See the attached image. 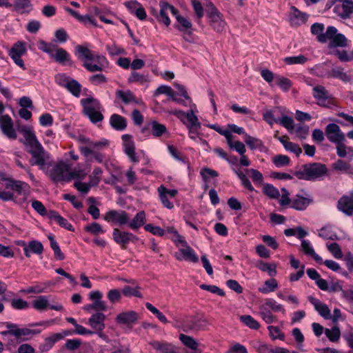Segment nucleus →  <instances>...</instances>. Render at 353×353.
Returning <instances> with one entry per match:
<instances>
[{
	"label": "nucleus",
	"mask_w": 353,
	"mask_h": 353,
	"mask_svg": "<svg viewBox=\"0 0 353 353\" xmlns=\"http://www.w3.org/2000/svg\"><path fill=\"white\" fill-rule=\"evenodd\" d=\"M76 52L80 59L85 60L83 65L90 72L102 71L108 65V61L104 56L95 53L85 47L77 46Z\"/></svg>",
	"instance_id": "nucleus-1"
},
{
	"label": "nucleus",
	"mask_w": 353,
	"mask_h": 353,
	"mask_svg": "<svg viewBox=\"0 0 353 353\" xmlns=\"http://www.w3.org/2000/svg\"><path fill=\"white\" fill-rule=\"evenodd\" d=\"M29 190L27 183L11 178L0 181V199L3 201H14L15 194L26 196Z\"/></svg>",
	"instance_id": "nucleus-2"
},
{
	"label": "nucleus",
	"mask_w": 353,
	"mask_h": 353,
	"mask_svg": "<svg viewBox=\"0 0 353 353\" xmlns=\"http://www.w3.org/2000/svg\"><path fill=\"white\" fill-rule=\"evenodd\" d=\"M80 102L83 108V112L92 122L96 123L103 119V115L100 112L101 105L98 100L88 97L81 99Z\"/></svg>",
	"instance_id": "nucleus-3"
},
{
	"label": "nucleus",
	"mask_w": 353,
	"mask_h": 353,
	"mask_svg": "<svg viewBox=\"0 0 353 353\" xmlns=\"http://www.w3.org/2000/svg\"><path fill=\"white\" fill-rule=\"evenodd\" d=\"M327 169L324 165L320 163L307 164L303 166L302 170L297 172L296 176L300 179L314 180L325 174Z\"/></svg>",
	"instance_id": "nucleus-4"
},
{
	"label": "nucleus",
	"mask_w": 353,
	"mask_h": 353,
	"mask_svg": "<svg viewBox=\"0 0 353 353\" xmlns=\"http://www.w3.org/2000/svg\"><path fill=\"white\" fill-rule=\"evenodd\" d=\"M205 125L211 129L214 130L220 134L224 136L227 140L228 146L231 149L234 150L240 155L245 154L246 151L245 146L242 142L239 141H233V136L230 130L227 129H223L216 124H206Z\"/></svg>",
	"instance_id": "nucleus-5"
},
{
	"label": "nucleus",
	"mask_w": 353,
	"mask_h": 353,
	"mask_svg": "<svg viewBox=\"0 0 353 353\" xmlns=\"http://www.w3.org/2000/svg\"><path fill=\"white\" fill-rule=\"evenodd\" d=\"M17 131L23 134L25 139L23 143L28 147V152L42 146L37 139L32 126L18 125Z\"/></svg>",
	"instance_id": "nucleus-6"
},
{
	"label": "nucleus",
	"mask_w": 353,
	"mask_h": 353,
	"mask_svg": "<svg viewBox=\"0 0 353 353\" xmlns=\"http://www.w3.org/2000/svg\"><path fill=\"white\" fill-rule=\"evenodd\" d=\"M207 17L212 28L217 32H222L225 29V22L220 12L212 4L207 6Z\"/></svg>",
	"instance_id": "nucleus-7"
},
{
	"label": "nucleus",
	"mask_w": 353,
	"mask_h": 353,
	"mask_svg": "<svg viewBox=\"0 0 353 353\" xmlns=\"http://www.w3.org/2000/svg\"><path fill=\"white\" fill-rule=\"evenodd\" d=\"M71 166L72 165L67 161H59L50 172L51 179L55 182L68 181Z\"/></svg>",
	"instance_id": "nucleus-8"
},
{
	"label": "nucleus",
	"mask_w": 353,
	"mask_h": 353,
	"mask_svg": "<svg viewBox=\"0 0 353 353\" xmlns=\"http://www.w3.org/2000/svg\"><path fill=\"white\" fill-rule=\"evenodd\" d=\"M27 52L26 44L22 41H17L9 50V56L13 60L14 63L23 70H26L24 62L21 57Z\"/></svg>",
	"instance_id": "nucleus-9"
},
{
	"label": "nucleus",
	"mask_w": 353,
	"mask_h": 353,
	"mask_svg": "<svg viewBox=\"0 0 353 353\" xmlns=\"http://www.w3.org/2000/svg\"><path fill=\"white\" fill-rule=\"evenodd\" d=\"M0 129L2 134L10 140H15L17 137V129L14 128L13 121L8 114L0 115Z\"/></svg>",
	"instance_id": "nucleus-10"
},
{
	"label": "nucleus",
	"mask_w": 353,
	"mask_h": 353,
	"mask_svg": "<svg viewBox=\"0 0 353 353\" xmlns=\"http://www.w3.org/2000/svg\"><path fill=\"white\" fill-rule=\"evenodd\" d=\"M312 96L316 103L323 107H327L331 99V94L323 85H314L312 88Z\"/></svg>",
	"instance_id": "nucleus-11"
},
{
	"label": "nucleus",
	"mask_w": 353,
	"mask_h": 353,
	"mask_svg": "<svg viewBox=\"0 0 353 353\" xmlns=\"http://www.w3.org/2000/svg\"><path fill=\"white\" fill-rule=\"evenodd\" d=\"M32 155L30 162L32 165H37L41 170L44 169L49 159V154L41 146L36 150L29 152Z\"/></svg>",
	"instance_id": "nucleus-12"
},
{
	"label": "nucleus",
	"mask_w": 353,
	"mask_h": 353,
	"mask_svg": "<svg viewBox=\"0 0 353 353\" xmlns=\"http://www.w3.org/2000/svg\"><path fill=\"white\" fill-rule=\"evenodd\" d=\"M325 135L327 139L336 144L345 141V136L336 123H329L325 128Z\"/></svg>",
	"instance_id": "nucleus-13"
},
{
	"label": "nucleus",
	"mask_w": 353,
	"mask_h": 353,
	"mask_svg": "<svg viewBox=\"0 0 353 353\" xmlns=\"http://www.w3.org/2000/svg\"><path fill=\"white\" fill-rule=\"evenodd\" d=\"M113 240L121 247H125L130 242L135 243L138 241V237L132 233L122 231L118 228H114L112 232Z\"/></svg>",
	"instance_id": "nucleus-14"
},
{
	"label": "nucleus",
	"mask_w": 353,
	"mask_h": 353,
	"mask_svg": "<svg viewBox=\"0 0 353 353\" xmlns=\"http://www.w3.org/2000/svg\"><path fill=\"white\" fill-rule=\"evenodd\" d=\"M189 107L190 109L185 113V123L184 124L186 125L187 128H201V123L199 121V118L196 115L199 110L196 104L190 101V103H189Z\"/></svg>",
	"instance_id": "nucleus-15"
},
{
	"label": "nucleus",
	"mask_w": 353,
	"mask_h": 353,
	"mask_svg": "<svg viewBox=\"0 0 353 353\" xmlns=\"http://www.w3.org/2000/svg\"><path fill=\"white\" fill-rule=\"evenodd\" d=\"M324 25L323 23H316L311 27V32L316 36V39L321 43H325L327 41V37H330L332 34L335 32V27L328 26L325 32H323Z\"/></svg>",
	"instance_id": "nucleus-16"
},
{
	"label": "nucleus",
	"mask_w": 353,
	"mask_h": 353,
	"mask_svg": "<svg viewBox=\"0 0 353 353\" xmlns=\"http://www.w3.org/2000/svg\"><path fill=\"white\" fill-rule=\"evenodd\" d=\"M159 6L160 12L159 14L157 15V19L160 23L168 26L170 23L168 13L171 12L174 16L176 15L178 11L173 6L163 1H160Z\"/></svg>",
	"instance_id": "nucleus-17"
},
{
	"label": "nucleus",
	"mask_w": 353,
	"mask_h": 353,
	"mask_svg": "<svg viewBox=\"0 0 353 353\" xmlns=\"http://www.w3.org/2000/svg\"><path fill=\"white\" fill-rule=\"evenodd\" d=\"M109 145V142L105 139L99 141L89 142V145L80 146L79 150L85 157H89L92 152L99 150H102Z\"/></svg>",
	"instance_id": "nucleus-18"
},
{
	"label": "nucleus",
	"mask_w": 353,
	"mask_h": 353,
	"mask_svg": "<svg viewBox=\"0 0 353 353\" xmlns=\"http://www.w3.org/2000/svg\"><path fill=\"white\" fill-rule=\"evenodd\" d=\"M104 219L108 222H115L119 225H127L130 220V216L125 211L110 210L108 211Z\"/></svg>",
	"instance_id": "nucleus-19"
},
{
	"label": "nucleus",
	"mask_w": 353,
	"mask_h": 353,
	"mask_svg": "<svg viewBox=\"0 0 353 353\" xmlns=\"http://www.w3.org/2000/svg\"><path fill=\"white\" fill-rule=\"evenodd\" d=\"M32 306L37 310H44L48 307L56 310L61 311L63 310V306L60 303L50 304L48 296H40L34 299L32 302Z\"/></svg>",
	"instance_id": "nucleus-20"
},
{
	"label": "nucleus",
	"mask_w": 353,
	"mask_h": 353,
	"mask_svg": "<svg viewBox=\"0 0 353 353\" xmlns=\"http://www.w3.org/2000/svg\"><path fill=\"white\" fill-rule=\"evenodd\" d=\"M123 146L124 152L130 158V161L134 163L139 162V158L135 154L134 142L132 139V137L129 134H123L122 136Z\"/></svg>",
	"instance_id": "nucleus-21"
},
{
	"label": "nucleus",
	"mask_w": 353,
	"mask_h": 353,
	"mask_svg": "<svg viewBox=\"0 0 353 353\" xmlns=\"http://www.w3.org/2000/svg\"><path fill=\"white\" fill-rule=\"evenodd\" d=\"M337 208L347 216L353 215V193L343 196L338 201Z\"/></svg>",
	"instance_id": "nucleus-22"
},
{
	"label": "nucleus",
	"mask_w": 353,
	"mask_h": 353,
	"mask_svg": "<svg viewBox=\"0 0 353 353\" xmlns=\"http://www.w3.org/2000/svg\"><path fill=\"white\" fill-rule=\"evenodd\" d=\"M312 201V196L306 193L298 194L292 200L291 207L296 210H304Z\"/></svg>",
	"instance_id": "nucleus-23"
},
{
	"label": "nucleus",
	"mask_w": 353,
	"mask_h": 353,
	"mask_svg": "<svg viewBox=\"0 0 353 353\" xmlns=\"http://www.w3.org/2000/svg\"><path fill=\"white\" fill-rule=\"evenodd\" d=\"M138 319V314L132 310L122 312L116 317L118 324L132 326Z\"/></svg>",
	"instance_id": "nucleus-24"
},
{
	"label": "nucleus",
	"mask_w": 353,
	"mask_h": 353,
	"mask_svg": "<svg viewBox=\"0 0 353 353\" xmlns=\"http://www.w3.org/2000/svg\"><path fill=\"white\" fill-rule=\"evenodd\" d=\"M105 315L102 312H95L88 320V324L94 331H103L105 329Z\"/></svg>",
	"instance_id": "nucleus-25"
},
{
	"label": "nucleus",
	"mask_w": 353,
	"mask_h": 353,
	"mask_svg": "<svg viewBox=\"0 0 353 353\" xmlns=\"http://www.w3.org/2000/svg\"><path fill=\"white\" fill-rule=\"evenodd\" d=\"M334 10L343 19L350 18L353 13V2L351 0H343L341 4L334 7Z\"/></svg>",
	"instance_id": "nucleus-26"
},
{
	"label": "nucleus",
	"mask_w": 353,
	"mask_h": 353,
	"mask_svg": "<svg viewBox=\"0 0 353 353\" xmlns=\"http://www.w3.org/2000/svg\"><path fill=\"white\" fill-rule=\"evenodd\" d=\"M174 256L179 261L185 260L193 263L199 261V257L195 254L194 250L188 245L180 248L179 252L175 253Z\"/></svg>",
	"instance_id": "nucleus-27"
},
{
	"label": "nucleus",
	"mask_w": 353,
	"mask_h": 353,
	"mask_svg": "<svg viewBox=\"0 0 353 353\" xmlns=\"http://www.w3.org/2000/svg\"><path fill=\"white\" fill-rule=\"evenodd\" d=\"M308 300L312 304L315 310L319 314V315L325 319H330L332 318L330 310L327 305L313 296H309Z\"/></svg>",
	"instance_id": "nucleus-28"
},
{
	"label": "nucleus",
	"mask_w": 353,
	"mask_h": 353,
	"mask_svg": "<svg viewBox=\"0 0 353 353\" xmlns=\"http://www.w3.org/2000/svg\"><path fill=\"white\" fill-rule=\"evenodd\" d=\"M307 19V17L306 14L301 12L295 7H292L290 15V22L292 26H297L304 23Z\"/></svg>",
	"instance_id": "nucleus-29"
},
{
	"label": "nucleus",
	"mask_w": 353,
	"mask_h": 353,
	"mask_svg": "<svg viewBox=\"0 0 353 353\" xmlns=\"http://www.w3.org/2000/svg\"><path fill=\"white\" fill-rule=\"evenodd\" d=\"M327 41H331V47H345L347 46V39L343 34L339 33L335 28V32L327 37Z\"/></svg>",
	"instance_id": "nucleus-30"
},
{
	"label": "nucleus",
	"mask_w": 353,
	"mask_h": 353,
	"mask_svg": "<svg viewBox=\"0 0 353 353\" xmlns=\"http://www.w3.org/2000/svg\"><path fill=\"white\" fill-rule=\"evenodd\" d=\"M146 221L145 213L144 211H139L136 214L132 221H128V226L132 230H137L143 226Z\"/></svg>",
	"instance_id": "nucleus-31"
},
{
	"label": "nucleus",
	"mask_w": 353,
	"mask_h": 353,
	"mask_svg": "<svg viewBox=\"0 0 353 353\" xmlns=\"http://www.w3.org/2000/svg\"><path fill=\"white\" fill-rule=\"evenodd\" d=\"M150 345L161 353H177L176 347L171 343L154 341L151 342Z\"/></svg>",
	"instance_id": "nucleus-32"
},
{
	"label": "nucleus",
	"mask_w": 353,
	"mask_h": 353,
	"mask_svg": "<svg viewBox=\"0 0 353 353\" xmlns=\"http://www.w3.org/2000/svg\"><path fill=\"white\" fill-rule=\"evenodd\" d=\"M328 78H336L341 80L343 82H348L351 80V77L347 74L344 69L341 67H334L330 72L327 74Z\"/></svg>",
	"instance_id": "nucleus-33"
},
{
	"label": "nucleus",
	"mask_w": 353,
	"mask_h": 353,
	"mask_svg": "<svg viewBox=\"0 0 353 353\" xmlns=\"http://www.w3.org/2000/svg\"><path fill=\"white\" fill-rule=\"evenodd\" d=\"M179 339L185 346L192 350H194V352L186 353H201V351L198 350V342L193 337L185 335L184 334H181L179 335Z\"/></svg>",
	"instance_id": "nucleus-34"
},
{
	"label": "nucleus",
	"mask_w": 353,
	"mask_h": 353,
	"mask_svg": "<svg viewBox=\"0 0 353 353\" xmlns=\"http://www.w3.org/2000/svg\"><path fill=\"white\" fill-rule=\"evenodd\" d=\"M301 248L305 254L312 256L317 263H323V259L315 252L309 241L303 239L301 241Z\"/></svg>",
	"instance_id": "nucleus-35"
},
{
	"label": "nucleus",
	"mask_w": 353,
	"mask_h": 353,
	"mask_svg": "<svg viewBox=\"0 0 353 353\" xmlns=\"http://www.w3.org/2000/svg\"><path fill=\"white\" fill-rule=\"evenodd\" d=\"M40 330H31L29 328H19L18 330L13 332V336L17 339H21L23 340H28L31 338L33 335L39 334Z\"/></svg>",
	"instance_id": "nucleus-36"
},
{
	"label": "nucleus",
	"mask_w": 353,
	"mask_h": 353,
	"mask_svg": "<svg viewBox=\"0 0 353 353\" xmlns=\"http://www.w3.org/2000/svg\"><path fill=\"white\" fill-rule=\"evenodd\" d=\"M50 218L51 220L55 221L61 227L69 230V231H73L74 228L72 225L68 221L67 219L62 217L61 215H59L57 212L54 211H52L50 213Z\"/></svg>",
	"instance_id": "nucleus-37"
},
{
	"label": "nucleus",
	"mask_w": 353,
	"mask_h": 353,
	"mask_svg": "<svg viewBox=\"0 0 353 353\" xmlns=\"http://www.w3.org/2000/svg\"><path fill=\"white\" fill-rule=\"evenodd\" d=\"M336 153L341 158H348L350 160L353 159V148L346 146L343 142L336 144Z\"/></svg>",
	"instance_id": "nucleus-38"
},
{
	"label": "nucleus",
	"mask_w": 353,
	"mask_h": 353,
	"mask_svg": "<svg viewBox=\"0 0 353 353\" xmlns=\"http://www.w3.org/2000/svg\"><path fill=\"white\" fill-rule=\"evenodd\" d=\"M110 123L113 128L117 130H123L127 125L125 119L116 114L111 116Z\"/></svg>",
	"instance_id": "nucleus-39"
},
{
	"label": "nucleus",
	"mask_w": 353,
	"mask_h": 353,
	"mask_svg": "<svg viewBox=\"0 0 353 353\" xmlns=\"http://www.w3.org/2000/svg\"><path fill=\"white\" fill-rule=\"evenodd\" d=\"M117 97L120 98L122 101L125 103H136L139 104L141 103V101L137 99L132 92L130 90L128 91H121L119 90L117 92Z\"/></svg>",
	"instance_id": "nucleus-40"
},
{
	"label": "nucleus",
	"mask_w": 353,
	"mask_h": 353,
	"mask_svg": "<svg viewBox=\"0 0 353 353\" xmlns=\"http://www.w3.org/2000/svg\"><path fill=\"white\" fill-rule=\"evenodd\" d=\"M256 266L260 270L267 272L270 276L276 275V265L274 263H268L260 261L256 263Z\"/></svg>",
	"instance_id": "nucleus-41"
},
{
	"label": "nucleus",
	"mask_w": 353,
	"mask_h": 353,
	"mask_svg": "<svg viewBox=\"0 0 353 353\" xmlns=\"http://www.w3.org/2000/svg\"><path fill=\"white\" fill-rule=\"evenodd\" d=\"M151 128L152 134L155 137H159L163 134L168 133L167 128L165 125L159 123L157 121H152L149 123Z\"/></svg>",
	"instance_id": "nucleus-42"
},
{
	"label": "nucleus",
	"mask_w": 353,
	"mask_h": 353,
	"mask_svg": "<svg viewBox=\"0 0 353 353\" xmlns=\"http://www.w3.org/2000/svg\"><path fill=\"white\" fill-rule=\"evenodd\" d=\"M278 288V283L276 279H270L266 280L264 284L259 287L258 290L262 294H267L275 291Z\"/></svg>",
	"instance_id": "nucleus-43"
},
{
	"label": "nucleus",
	"mask_w": 353,
	"mask_h": 353,
	"mask_svg": "<svg viewBox=\"0 0 353 353\" xmlns=\"http://www.w3.org/2000/svg\"><path fill=\"white\" fill-rule=\"evenodd\" d=\"M259 314L266 323L270 324L276 321V317L272 314V311L263 303L259 306Z\"/></svg>",
	"instance_id": "nucleus-44"
},
{
	"label": "nucleus",
	"mask_w": 353,
	"mask_h": 353,
	"mask_svg": "<svg viewBox=\"0 0 353 353\" xmlns=\"http://www.w3.org/2000/svg\"><path fill=\"white\" fill-rule=\"evenodd\" d=\"M86 170L78 164L72 170L69 171L68 181L72 179L82 180L87 176Z\"/></svg>",
	"instance_id": "nucleus-45"
},
{
	"label": "nucleus",
	"mask_w": 353,
	"mask_h": 353,
	"mask_svg": "<svg viewBox=\"0 0 353 353\" xmlns=\"http://www.w3.org/2000/svg\"><path fill=\"white\" fill-rule=\"evenodd\" d=\"M50 57L54 59L57 62L64 64L69 60L70 54L63 48H54Z\"/></svg>",
	"instance_id": "nucleus-46"
},
{
	"label": "nucleus",
	"mask_w": 353,
	"mask_h": 353,
	"mask_svg": "<svg viewBox=\"0 0 353 353\" xmlns=\"http://www.w3.org/2000/svg\"><path fill=\"white\" fill-rule=\"evenodd\" d=\"M263 304L265 307H267V308H268L270 310H271L272 312H281L283 314L285 313V310L283 306L281 304L277 303L273 299H270V298L265 299L263 301Z\"/></svg>",
	"instance_id": "nucleus-47"
},
{
	"label": "nucleus",
	"mask_w": 353,
	"mask_h": 353,
	"mask_svg": "<svg viewBox=\"0 0 353 353\" xmlns=\"http://www.w3.org/2000/svg\"><path fill=\"white\" fill-rule=\"evenodd\" d=\"M62 339V336L58 333L52 334L48 337L45 339L44 343L42 345V350H49L55 343Z\"/></svg>",
	"instance_id": "nucleus-48"
},
{
	"label": "nucleus",
	"mask_w": 353,
	"mask_h": 353,
	"mask_svg": "<svg viewBox=\"0 0 353 353\" xmlns=\"http://www.w3.org/2000/svg\"><path fill=\"white\" fill-rule=\"evenodd\" d=\"M105 48L109 55L111 57L126 54V51L124 50V48L116 44L115 43L106 45Z\"/></svg>",
	"instance_id": "nucleus-49"
},
{
	"label": "nucleus",
	"mask_w": 353,
	"mask_h": 353,
	"mask_svg": "<svg viewBox=\"0 0 353 353\" xmlns=\"http://www.w3.org/2000/svg\"><path fill=\"white\" fill-rule=\"evenodd\" d=\"M280 110V108H275L272 110H265L263 114V119L270 125H272L274 123H278V119L275 118V114Z\"/></svg>",
	"instance_id": "nucleus-50"
},
{
	"label": "nucleus",
	"mask_w": 353,
	"mask_h": 353,
	"mask_svg": "<svg viewBox=\"0 0 353 353\" xmlns=\"http://www.w3.org/2000/svg\"><path fill=\"white\" fill-rule=\"evenodd\" d=\"M275 83L283 92H288L292 87V81L281 75H276Z\"/></svg>",
	"instance_id": "nucleus-51"
},
{
	"label": "nucleus",
	"mask_w": 353,
	"mask_h": 353,
	"mask_svg": "<svg viewBox=\"0 0 353 353\" xmlns=\"http://www.w3.org/2000/svg\"><path fill=\"white\" fill-rule=\"evenodd\" d=\"M81 85L76 80L71 79L66 89L74 97H79L81 91Z\"/></svg>",
	"instance_id": "nucleus-52"
},
{
	"label": "nucleus",
	"mask_w": 353,
	"mask_h": 353,
	"mask_svg": "<svg viewBox=\"0 0 353 353\" xmlns=\"http://www.w3.org/2000/svg\"><path fill=\"white\" fill-rule=\"evenodd\" d=\"M240 320L243 324L251 329L258 330L260 327L259 323L250 315L241 316Z\"/></svg>",
	"instance_id": "nucleus-53"
},
{
	"label": "nucleus",
	"mask_w": 353,
	"mask_h": 353,
	"mask_svg": "<svg viewBox=\"0 0 353 353\" xmlns=\"http://www.w3.org/2000/svg\"><path fill=\"white\" fill-rule=\"evenodd\" d=\"M102 174L103 170L99 167H95L92 174L90 175V185L92 186L98 185L101 181Z\"/></svg>",
	"instance_id": "nucleus-54"
},
{
	"label": "nucleus",
	"mask_w": 353,
	"mask_h": 353,
	"mask_svg": "<svg viewBox=\"0 0 353 353\" xmlns=\"http://www.w3.org/2000/svg\"><path fill=\"white\" fill-rule=\"evenodd\" d=\"M272 162L276 168H282L290 164V158L283 154H278L272 158Z\"/></svg>",
	"instance_id": "nucleus-55"
},
{
	"label": "nucleus",
	"mask_w": 353,
	"mask_h": 353,
	"mask_svg": "<svg viewBox=\"0 0 353 353\" xmlns=\"http://www.w3.org/2000/svg\"><path fill=\"white\" fill-rule=\"evenodd\" d=\"M325 334L330 341L336 342L340 339L341 331L338 327H333L331 329L326 328Z\"/></svg>",
	"instance_id": "nucleus-56"
},
{
	"label": "nucleus",
	"mask_w": 353,
	"mask_h": 353,
	"mask_svg": "<svg viewBox=\"0 0 353 353\" xmlns=\"http://www.w3.org/2000/svg\"><path fill=\"white\" fill-rule=\"evenodd\" d=\"M319 235L324 239L337 240L338 236L331 227H324L319 232Z\"/></svg>",
	"instance_id": "nucleus-57"
},
{
	"label": "nucleus",
	"mask_w": 353,
	"mask_h": 353,
	"mask_svg": "<svg viewBox=\"0 0 353 353\" xmlns=\"http://www.w3.org/2000/svg\"><path fill=\"white\" fill-rule=\"evenodd\" d=\"M263 192L265 195L272 199H277L280 196L279 190L271 184L264 185Z\"/></svg>",
	"instance_id": "nucleus-58"
},
{
	"label": "nucleus",
	"mask_w": 353,
	"mask_h": 353,
	"mask_svg": "<svg viewBox=\"0 0 353 353\" xmlns=\"http://www.w3.org/2000/svg\"><path fill=\"white\" fill-rule=\"evenodd\" d=\"M176 17V19L179 23V25L177 26V28L180 31H185L189 30L192 27L191 22L187 19L186 18L179 15L176 14V15H174Z\"/></svg>",
	"instance_id": "nucleus-59"
},
{
	"label": "nucleus",
	"mask_w": 353,
	"mask_h": 353,
	"mask_svg": "<svg viewBox=\"0 0 353 353\" xmlns=\"http://www.w3.org/2000/svg\"><path fill=\"white\" fill-rule=\"evenodd\" d=\"M85 230L87 232H88L92 234H94V235H97L99 234H103L105 232V230L103 229L101 225L97 222H94V223H92L91 224L87 225L85 227Z\"/></svg>",
	"instance_id": "nucleus-60"
},
{
	"label": "nucleus",
	"mask_w": 353,
	"mask_h": 353,
	"mask_svg": "<svg viewBox=\"0 0 353 353\" xmlns=\"http://www.w3.org/2000/svg\"><path fill=\"white\" fill-rule=\"evenodd\" d=\"M245 142L252 149H256L262 145L260 139L252 137L248 134H245Z\"/></svg>",
	"instance_id": "nucleus-61"
},
{
	"label": "nucleus",
	"mask_w": 353,
	"mask_h": 353,
	"mask_svg": "<svg viewBox=\"0 0 353 353\" xmlns=\"http://www.w3.org/2000/svg\"><path fill=\"white\" fill-rule=\"evenodd\" d=\"M307 61V58L303 55L288 57L284 59V61L289 65L304 64Z\"/></svg>",
	"instance_id": "nucleus-62"
},
{
	"label": "nucleus",
	"mask_w": 353,
	"mask_h": 353,
	"mask_svg": "<svg viewBox=\"0 0 353 353\" xmlns=\"http://www.w3.org/2000/svg\"><path fill=\"white\" fill-rule=\"evenodd\" d=\"M128 82L130 83H139L140 84H144L148 82L147 77L137 72H132L131 75L128 78Z\"/></svg>",
	"instance_id": "nucleus-63"
},
{
	"label": "nucleus",
	"mask_w": 353,
	"mask_h": 353,
	"mask_svg": "<svg viewBox=\"0 0 353 353\" xmlns=\"http://www.w3.org/2000/svg\"><path fill=\"white\" fill-rule=\"evenodd\" d=\"M278 123H280L290 132L294 129V121L290 117L283 116L281 118L278 119Z\"/></svg>",
	"instance_id": "nucleus-64"
}]
</instances>
